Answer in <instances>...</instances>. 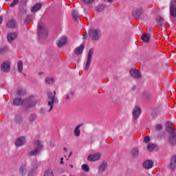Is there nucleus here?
I'll return each instance as SVG.
<instances>
[{"label":"nucleus","mask_w":176,"mask_h":176,"mask_svg":"<svg viewBox=\"0 0 176 176\" xmlns=\"http://www.w3.org/2000/svg\"><path fill=\"white\" fill-rule=\"evenodd\" d=\"M14 105H24L25 108H32L36 105V97L30 96L28 99L15 98L13 102Z\"/></svg>","instance_id":"f257e3e1"},{"label":"nucleus","mask_w":176,"mask_h":176,"mask_svg":"<svg viewBox=\"0 0 176 176\" xmlns=\"http://www.w3.org/2000/svg\"><path fill=\"white\" fill-rule=\"evenodd\" d=\"M47 112H52V111H53L54 104H58V99L56 98V91L47 93Z\"/></svg>","instance_id":"f03ea898"},{"label":"nucleus","mask_w":176,"mask_h":176,"mask_svg":"<svg viewBox=\"0 0 176 176\" xmlns=\"http://www.w3.org/2000/svg\"><path fill=\"white\" fill-rule=\"evenodd\" d=\"M47 28L43 23H39L38 25V36L40 42L47 38Z\"/></svg>","instance_id":"7ed1b4c3"},{"label":"nucleus","mask_w":176,"mask_h":176,"mask_svg":"<svg viewBox=\"0 0 176 176\" xmlns=\"http://www.w3.org/2000/svg\"><path fill=\"white\" fill-rule=\"evenodd\" d=\"M43 151V144L39 140L34 142V148L28 151V156H37L41 152Z\"/></svg>","instance_id":"20e7f679"},{"label":"nucleus","mask_w":176,"mask_h":176,"mask_svg":"<svg viewBox=\"0 0 176 176\" xmlns=\"http://www.w3.org/2000/svg\"><path fill=\"white\" fill-rule=\"evenodd\" d=\"M89 36L93 41H99L101 38V30L98 29H91L89 31Z\"/></svg>","instance_id":"39448f33"},{"label":"nucleus","mask_w":176,"mask_h":176,"mask_svg":"<svg viewBox=\"0 0 176 176\" xmlns=\"http://www.w3.org/2000/svg\"><path fill=\"white\" fill-rule=\"evenodd\" d=\"M93 53H94V49H90L88 52L87 55V60L85 65V71H87L89 68L90 67V64L91 63V57L93 56Z\"/></svg>","instance_id":"423d86ee"},{"label":"nucleus","mask_w":176,"mask_h":176,"mask_svg":"<svg viewBox=\"0 0 176 176\" xmlns=\"http://www.w3.org/2000/svg\"><path fill=\"white\" fill-rule=\"evenodd\" d=\"M170 12L172 17H176V0H172L170 5Z\"/></svg>","instance_id":"0eeeda50"},{"label":"nucleus","mask_w":176,"mask_h":176,"mask_svg":"<svg viewBox=\"0 0 176 176\" xmlns=\"http://www.w3.org/2000/svg\"><path fill=\"white\" fill-rule=\"evenodd\" d=\"M1 69L2 72H9L10 71V62L5 61L1 64Z\"/></svg>","instance_id":"6e6552de"},{"label":"nucleus","mask_w":176,"mask_h":176,"mask_svg":"<svg viewBox=\"0 0 176 176\" xmlns=\"http://www.w3.org/2000/svg\"><path fill=\"white\" fill-rule=\"evenodd\" d=\"M140 115H141V108L138 107V106H136L133 108V117L135 120H137L138 118H140Z\"/></svg>","instance_id":"1a4fd4ad"},{"label":"nucleus","mask_w":176,"mask_h":176,"mask_svg":"<svg viewBox=\"0 0 176 176\" xmlns=\"http://www.w3.org/2000/svg\"><path fill=\"white\" fill-rule=\"evenodd\" d=\"M173 127H174V125L170 122H167L166 124V131L168 133H170V134H173L174 133H175V130L173 129Z\"/></svg>","instance_id":"9d476101"},{"label":"nucleus","mask_w":176,"mask_h":176,"mask_svg":"<svg viewBox=\"0 0 176 176\" xmlns=\"http://www.w3.org/2000/svg\"><path fill=\"white\" fill-rule=\"evenodd\" d=\"M67 41L68 39L67 38V37L62 36L58 39L57 42V46L58 47H63V46H64L67 43Z\"/></svg>","instance_id":"9b49d317"},{"label":"nucleus","mask_w":176,"mask_h":176,"mask_svg":"<svg viewBox=\"0 0 176 176\" xmlns=\"http://www.w3.org/2000/svg\"><path fill=\"white\" fill-rule=\"evenodd\" d=\"M130 74L131 76H133V78H135V79H140V78H141V72L135 69L130 70Z\"/></svg>","instance_id":"f8f14e48"},{"label":"nucleus","mask_w":176,"mask_h":176,"mask_svg":"<svg viewBox=\"0 0 176 176\" xmlns=\"http://www.w3.org/2000/svg\"><path fill=\"white\" fill-rule=\"evenodd\" d=\"M17 38V33L16 32H10L7 35V39L8 42L11 43L14 41Z\"/></svg>","instance_id":"ddd939ff"},{"label":"nucleus","mask_w":176,"mask_h":176,"mask_svg":"<svg viewBox=\"0 0 176 176\" xmlns=\"http://www.w3.org/2000/svg\"><path fill=\"white\" fill-rule=\"evenodd\" d=\"M100 157H101V154L96 153V154L89 155L87 159L89 162H96V161L98 160V159H100Z\"/></svg>","instance_id":"4468645a"},{"label":"nucleus","mask_w":176,"mask_h":176,"mask_svg":"<svg viewBox=\"0 0 176 176\" xmlns=\"http://www.w3.org/2000/svg\"><path fill=\"white\" fill-rule=\"evenodd\" d=\"M143 167L146 170H149V168H152L153 167V161L152 160H146L143 164Z\"/></svg>","instance_id":"2eb2a0df"},{"label":"nucleus","mask_w":176,"mask_h":176,"mask_svg":"<svg viewBox=\"0 0 176 176\" xmlns=\"http://www.w3.org/2000/svg\"><path fill=\"white\" fill-rule=\"evenodd\" d=\"M25 144V138L22 137L18 138L15 142L16 146H23Z\"/></svg>","instance_id":"dca6fc26"},{"label":"nucleus","mask_w":176,"mask_h":176,"mask_svg":"<svg viewBox=\"0 0 176 176\" xmlns=\"http://www.w3.org/2000/svg\"><path fill=\"white\" fill-rule=\"evenodd\" d=\"M142 14V8L136 9L133 12V17H135V19H138L139 17H141Z\"/></svg>","instance_id":"f3484780"},{"label":"nucleus","mask_w":176,"mask_h":176,"mask_svg":"<svg viewBox=\"0 0 176 176\" xmlns=\"http://www.w3.org/2000/svg\"><path fill=\"white\" fill-rule=\"evenodd\" d=\"M176 166V155H173L170 159V163L169 164V168L170 170H174Z\"/></svg>","instance_id":"a211bd4d"},{"label":"nucleus","mask_w":176,"mask_h":176,"mask_svg":"<svg viewBox=\"0 0 176 176\" xmlns=\"http://www.w3.org/2000/svg\"><path fill=\"white\" fill-rule=\"evenodd\" d=\"M41 9H42V3H38L32 8L31 12L32 13H36V12L41 10Z\"/></svg>","instance_id":"6ab92c4d"},{"label":"nucleus","mask_w":176,"mask_h":176,"mask_svg":"<svg viewBox=\"0 0 176 176\" xmlns=\"http://www.w3.org/2000/svg\"><path fill=\"white\" fill-rule=\"evenodd\" d=\"M142 41L145 42V43H149V41H151V35L148 33H143L142 34Z\"/></svg>","instance_id":"aec40b11"},{"label":"nucleus","mask_w":176,"mask_h":176,"mask_svg":"<svg viewBox=\"0 0 176 176\" xmlns=\"http://www.w3.org/2000/svg\"><path fill=\"white\" fill-rule=\"evenodd\" d=\"M169 142L170 145H175L176 144V133L175 132L173 133H170L169 136Z\"/></svg>","instance_id":"412c9836"},{"label":"nucleus","mask_w":176,"mask_h":176,"mask_svg":"<svg viewBox=\"0 0 176 176\" xmlns=\"http://www.w3.org/2000/svg\"><path fill=\"white\" fill-rule=\"evenodd\" d=\"M83 126V124H78L76 126L74 131V134L75 137H79L80 135V127Z\"/></svg>","instance_id":"4be33fe9"},{"label":"nucleus","mask_w":176,"mask_h":176,"mask_svg":"<svg viewBox=\"0 0 176 176\" xmlns=\"http://www.w3.org/2000/svg\"><path fill=\"white\" fill-rule=\"evenodd\" d=\"M83 50H85V45H81L78 47L76 48L74 53L79 56V54H82V53H83Z\"/></svg>","instance_id":"5701e85b"},{"label":"nucleus","mask_w":176,"mask_h":176,"mask_svg":"<svg viewBox=\"0 0 176 176\" xmlns=\"http://www.w3.org/2000/svg\"><path fill=\"white\" fill-rule=\"evenodd\" d=\"M8 28H16V21L14 19L9 20L6 23Z\"/></svg>","instance_id":"b1692460"},{"label":"nucleus","mask_w":176,"mask_h":176,"mask_svg":"<svg viewBox=\"0 0 176 176\" xmlns=\"http://www.w3.org/2000/svg\"><path fill=\"white\" fill-rule=\"evenodd\" d=\"M156 22L158 25L160 27H164V19L162 16H158L156 18Z\"/></svg>","instance_id":"393cba45"},{"label":"nucleus","mask_w":176,"mask_h":176,"mask_svg":"<svg viewBox=\"0 0 176 176\" xmlns=\"http://www.w3.org/2000/svg\"><path fill=\"white\" fill-rule=\"evenodd\" d=\"M27 173V166H25V165H22L20 168H19V174L21 176H24L25 175V173Z\"/></svg>","instance_id":"a878e982"},{"label":"nucleus","mask_w":176,"mask_h":176,"mask_svg":"<svg viewBox=\"0 0 176 176\" xmlns=\"http://www.w3.org/2000/svg\"><path fill=\"white\" fill-rule=\"evenodd\" d=\"M104 9H107V6L105 4H100L96 7V12H102Z\"/></svg>","instance_id":"bb28decb"},{"label":"nucleus","mask_w":176,"mask_h":176,"mask_svg":"<svg viewBox=\"0 0 176 176\" xmlns=\"http://www.w3.org/2000/svg\"><path fill=\"white\" fill-rule=\"evenodd\" d=\"M23 61L19 60L17 63V69L20 74H23Z\"/></svg>","instance_id":"cd10ccee"},{"label":"nucleus","mask_w":176,"mask_h":176,"mask_svg":"<svg viewBox=\"0 0 176 176\" xmlns=\"http://www.w3.org/2000/svg\"><path fill=\"white\" fill-rule=\"evenodd\" d=\"M72 17L75 21H79V13H78V11L75 10H73Z\"/></svg>","instance_id":"c85d7f7f"},{"label":"nucleus","mask_w":176,"mask_h":176,"mask_svg":"<svg viewBox=\"0 0 176 176\" xmlns=\"http://www.w3.org/2000/svg\"><path fill=\"white\" fill-rule=\"evenodd\" d=\"M107 162H102V164L99 166L100 173H104V171H105V168H107Z\"/></svg>","instance_id":"c756f323"},{"label":"nucleus","mask_w":176,"mask_h":176,"mask_svg":"<svg viewBox=\"0 0 176 176\" xmlns=\"http://www.w3.org/2000/svg\"><path fill=\"white\" fill-rule=\"evenodd\" d=\"M147 149L150 152H152L153 151H155L156 149V144L150 143L147 145Z\"/></svg>","instance_id":"7c9ffc66"},{"label":"nucleus","mask_w":176,"mask_h":176,"mask_svg":"<svg viewBox=\"0 0 176 176\" xmlns=\"http://www.w3.org/2000/svg\"><path fill=\"white\" fill-rule=\"evenodd\" d=\"M16 94L20 96H24V94H25V90L23 88H19L16 91Z\"/></svg>","instance_id":"2f4dec72"},{"label":"nucleus","mask_w":176,"mask_h":176,"mask_svg":"<svg viewBox=\"0 0 176 176\" xmlns=\"http://www.w3.org/2000/svg\"><path fill=\"white\" fill-rule=\"evenodd\" d=\"M131 155L133 156V157H137L138 156V148H133L131 151Z\"/></svg>","instance_id":"473e14b6"},{"label":"nucleus","mask_w":176,"mask_h":176,"mask_svg":"<svg viewBox=\"0 0 176 176\" xmlns=\"http://www.w3.org/2000/svg\"><path fill=\"white\" fill-rule=\"evenodd\" d=\"M82 170L85 173H89L90 171V167H89V165L85 164L82 165Z\"/></svg>","instance_id":"72a5a7b5"},{"label":"nucleus","mask_w":176,"mask_h":176,"mask_svg":"<svg viewBox=\"0 0 176 176\" xmlns=\"http://www.w3.org/2000/svg\"><path fill=\"white\" fill-rule=\"evenodd\" d=\"M35 120H36V115L32 114L29 116V122H30V123H33Z\"/></svg>","instance_id":"f704fd0d"},{"label":"nucleus","mask_w":176,"mask_h":176,"mask_svg":"<svg viewBox=\"0 0 176 176\" xmlns=\"http://www.w3.org/2000/svg\"><path fill=\"white\" fill-rule=\"evenodd\" d=\"M43 176H54V173H53V170H52V169H49L45 172Z\"/></svg>","instance_id":"c9c22d12"},{"label":"nucleus","mask_w":176,"mask_h":176,"mask_svg":"<svg viewBox=\"0 0 176 176\" xmlns=\"http://www.w3.org/2000/svg\"><path fill=\"white\" fill-rule=\"evenodd\" d=\"M54 82V79H53V78L47 77L45 78V83H47V85H50L51 83H53Z\"/></svg>","instance_id":"e433bc0d"},{"label":"nucleus","mask_w":176,"mask_h":176,"mask_svg":"<svg viewBox=\"0 0 176 176\" xmlns=\"http://www.w3.org/2000/svg\"><path fill=\"white\" fill-rule=\"evenodd\" d=\"M8 52V47H3L0 48V54H5Z\"/></svg>","instance_id":"4c0bfd02"},{"label":"nucleus","mask_w":176,"mask_h":176,"mask_svg":"<svg viewBox=\"0 0 176 176\" xmlns=\"http://www.w3.org/2000/svg\"><path fill=\"white\" fill-rule=\"evenodd\" d=\"M19 0H13L12 3L10 4V8H14L17 3H19Z\"/></svg>","instance_id":"58836bf2"},{"label":"nucleus","mask_w":176,"mask_h":176,"mask_svg":"<svg viewBox=\"0 0 176 176\" xmlns=\"http://www.w3.org/2000/svg\"><path fill=\"white\" fill-rule=\"evenodd\" d=\"M144 141L146 144H149L151 142V138L149 136H146L144 139Z\"/></svg>","instance_id":"ea45409f"},{"label":"nucleus","mask_w":176,"mask_h":176,"mask_svg":"<svg viewBox=\"0 0 176 176\" xmlns=\"http://www.w3.org/2000/svg\"><path fill=\"white\" fill-rule=\"evenodd\" d=\"M162 129H163V126H162V124H157L155 126V130L157 131H160V130H162Z\"/></svg>","instance_id":"a19ab883"},{"label":"nucleus","mask_w":176,"mask_h":176,"mask_svg":"<svg viewBox=\"0 0 176 176\" xmlns=\"http://www.w3.org/2000/svg\"><path fill=\"white\" fill-rule=\"evenodd\" d=\"M30 21H31V19H30V17L28 16L25 20H24V23L25 24H28V23H30Z\"/></svg>","instance_id":"79ce46f5"},{"label":"nucleus","mask_w":176,"mask_h":176,"mask_svg":"<svg viewBox=\"0 0 176 176\" xmlns=\"http://www.w3.org/2000/svg\"><path fill=\"white\" fill-rule=\"evenodd\" d=\"M84 3H91L94 2L95 0H82Z\"/></svg>","instance_id":"37998d69"},{"label":"nucleus","mask_w":176,"mask_h":176,"mask_svg":"<svg viewBox=\"0 0 176 176\" xmlns=\"http://www.w3.org/2000/svg\"><path fill=\"white\" fill-rule=\"evenodd\" d=\"M22 120H23V119H21V118H20V117H17L15 119L16 123H21V122H22Z\"/></svg>","instance_id":"c03bdc74"},{"label":"nucleus","mask_w":176,"mask_h":176,"mask_svg":"<svg viewBox=\"0 0 176 176\" xmlns=\"http://www.w3.org/2000/svg\"><path fill=\"white\" fill-rule=\"evenodd\" d=\"M40 113H46V109H43V108H41L40 109Z\"/></svg>","instance_id":"a18cd8bd"},{"label":"nucleus","mask_w":176,"mask_h":176,"mask_svg":"<svg viewBox=\"0 0 176 176\" xmlns=\"http://www.w3.org/2000/svg\"><path fill=\"white\" fill-rule=\"evenodd\" d=\"M50 146H51V148H54V146H56V144L51 142L50 143Z\"/></svg>","instance_id":"49530a36"},{"label":"nucleus","mask_w":176,"mask_h":176,"mask_svg":"<svg viewBox=\"0 0 176 176\" xmlns=\"http://www.w3.org/2000/svg\"><path fill=\"white\" fill-rule=\"evenodd\" d=\"M64 158L61 157L60 158V164H64Z\"/></svg>","instance_id":"de8ad7c7"},{"label":"nucleus","mask_w":176,"mask_h":176,"mask_svg":"<svg viewBox=\"0 0 176 176\" xmlns=\"http://www.w3.org/2000/svg\"><path fill=\"white\" fill-rule=\"evenodd\" d=\"M2 21H3V18L0 16V24H2Z\"/></svg>","instance_id":"09e8293b"},{"label":"nucleus","mask_w":176,"mask_h":176,"mask_svg":"<svg viewBox=\"0 0 176 176\" xmlns=\"http://www.w3.org/2000/svg\"><path fill=\"white\" fill-rule=\"evenodd\" d=\"M106 1H107V2H109V3H111V2L113 1V0H106Z\"/></svg>","instance_id":"8fccbe9b"},{"label":"nucleus","mask_w":176,"mask_h":176,"mask_svg":"<svg viewBox=\"0 0 176 176\" xmlns=\"http://www.w3.org/2000/svg\"><path fill=\"white\" fill-rule=\"evenodd\" d=\"M65 99H66V100H69V95H66Z\"/></svg>","instance_id":"3c124183"},{"label":"nucleus","mask_w":176,"mask_h":176,"mask_svg":"<svg viewBox=\"0 0 176 176\" xmlns=\"http://www.w3.org/2000/svg\"><path fill=\"white\" fill-rule=\"evenodd\" d=\"M72 155V151L70 152L69 155H68V157H71Z\"/></svg>","instance_id":"603ef678"},{"label":"nucleus","mask_w":176,"mask_h":176,"mask_svg":"<svg viewBox=\"0 0 176 176\" xmlns=\"http://www.w3.org/2000/svg\"><path fill=\"white\" fill-rule=\"evenodd\" d=\"M43 73L42 72H38V75L41 76H42Z\"/></svg>","instance_id":"864d4df0"},{"label":"nucleus","mask_w":176,"mask_h":176,"mask_svg":"<svg viewBox=\"0 0 176 176\" xmlns=\"http://www.w3.org/2000/svg\"><path fill=\"white\" fill-rule=\"evenodd\" d=\"M63 151H67V148H66V147H64V148H63Z\"/></svg>","instance_id":"5fc2aeb1"},{"label":"nucleus","mask_w":176,"mask_h":176,"mask_svg":"<svg viewBox=\"0 0 176 176\" xmlns=\"http://www.w3.org/2000/svg\"><path fill=\"white\" fill-rule=\"evenodd\" d=\"M83 39H86V35L83 36Z\"/></svg>","instance_id":"6e6d98bb"},{"label":"nucleus","mask_w":176,"mask_h":176,"mask_svg":"<svg viewBox=\"0 0 176 176\" xmlns=\"http://www.w3.org/2000/svg\"><path fill=\"white\" fill-rule=\"evenodd\" d=\"M70 94H72V96H74V92H71Z\"/></svg>","instance_id":"4d7b16f0"},{"label":"nucleus","mask_w":176,"mask_h":176,"mask_svg":"<svg viewBox=\"0 0 176 176\" xmlns=\"http://www.w3.org/2000/svg\"><path fill=\"white\" fill-rule=\"evenodd\" d=\"M70 167L72 168V167H74V166H72V165H70Z\"/></svg>","instance_id":"13d9d810"},{"label":"nucleus","mask_w":176,"mask_h":176,"mask_svg":"<svg viewBox=\"0 0 176 176\" xmlns=\"http://www.w3.org/2000/svg\"><path fill=\"white\" fill-rule=\"evenodd\" d=\"M6 1H9V0H6Z\"/></svg>","instance_id":"bf43d9fd"}]
</instances>
